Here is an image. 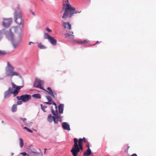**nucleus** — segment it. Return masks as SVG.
<instances>
[{"label": "nucleus", "mask_w": 156, "mask_h": 156, "mask_svg": "<svg viewBox=\"0 0 156 156\" xmlns=\"http://www.w3.org/2000/svg\"><path fill=\"white\" fill-rule=\"evenodd\" d=\"M65 2L66 3L65 4L63 3V7L61 12L64 11V13L63 14L62 18L63 19H66L67 17L71 18L73 16L74 14L78 12L77 11H76V9L72 6L69 3L68 0H65Z\"/></svg>", "instance_id": "nucleus-1"}, {"label": "nucleus", "mask_w": 156, "mask_h": 156, "mask_svg": "<svg viewBox=\"0 0 156 156\" xmlns=\"http://www.w3.org/2000/svg\"><path fill=\"white\" fill-rule=\"evenodd\" d=\"M12 88L9 87L8 90L6 91L4 94V98H5L9 97L12 94H13L14 96L17 95L19 92V91L22 87L17 86L14 83H11Z\"/></svg>", "instance_id": "nucleus-2"}, {"label": "nucleus", "mask_w": 156, "mask_h": 156, "mask_svg": "<svg viewBox=\"0 0 156 156\" xmlns=\"http://www.w3.org/2000/svg\"><path fill=\"white\" fill-rule=\"evenodd\" d=\"M57 110V108L56 110H55L52 106L51 107V111L54 116L51 115V114L48 115L47 120L49 122H51L53 121L54 123H57L58 122H61L62 121V117L58 115Z\"/></svg>", "instance_id": "nucleus-3"}, {"label": "nucleus", "mask_w": 156, "mask_h": 156, "mask_svg": "<svg viewBox=\"0 0 156 156\" xmlns=\"http://www.w3.org/2000/svg\"><path fill=\"white\" fill-rule=\"evenodd\" d=\"M14 68L11 65L9 62H7V66L5 68L6 76H9L12 78L13 76H19V73L14 71Z\"/></svg>", "instance_id": "nucleus-4"}, {"label": "nucleus", "mask_w": 156, "mask_h": 156, "mask_svg": "<svg viewBox=\"0 0 156 156\" xmlns=\"http://www.w3.org/2000/svg\"><path fill=\"white\" fill-rule=\"evenodd\" d=\"M74 144L71 150V152L72 153L73 156H77L78 153L80 152V150L82 151L83 149V145H78L77 144L78 140L76 138L73 139Z\"/></svg>", "instance_id": "nucleus-5"}, {"label": "nucleus", "mask_w": 156, "mask_h": 156, "mask_svg": "<svg viewBox=\"0 0 156 156\" xmlns=\"http://www.w3.org/2000/svg\"><path fill=\"white\" fill-rule=\"evenodd\" d=\"M15 21L18 25H20L23 23V20L22 19V13L20 12H15L14 13Z\"/></svg>", "instance_id": "nucleus-6"}, {"label": "nucleus", "mask_w": 156, "mask_h": 156, "mask_svg": "<svg viewBox=\"0 0 156 156\" xmlns=\"http://www.w3.org/2000/svg\"><path fill=\"white\" fill-rule=\"evenodd\" d=\"M17 99L18 100H21L23 102H25L28 101L31 98V96L25 94L20 96H17Z\"/></svg>", "instance_id": "nucleus-7"}, {"label": "nucleus", "mask_w": 156, "mask_h": 156, "mask_svg": "<svg viewBox=\"0 0 156 156\" xmlns=\"http://www.w3.org/2000/svg\"><path fill=\"white\" fill-rule=\"evenodd\" d=\"M44 84V82L43 81L40 79L36 78L35 81L34 83V87L39 88L40 89H43L42 85Z\"/></svg>", "instance_id": "nucleus-8"}, {"label": "nucleus", "mask_w": 156, "mask_h": 156, "mask_svg": "<svg viewBox=\"0 0 156 156\" xmlns=\"http://www.w3.org/2000/svg\"><path fill=\"white\" fill-rule=\"evenodd\" d=\"M45 38L48 40L50 42L52 45H55L57 44V41L53 37H51L48 34H46Z\"/></svg>", "instance_id": "nucleus-9"}, {"label": "nucleus", "mask_w": 156, "mask_h": 156, "mask_svg": "<svg viewBox=\"0 0 156 156\" xmlns=\"http://www.w3.org/2000/svg\"><path fill=\"white\" fill-rule=\"evenodd\" d=\"M46 98L48 101L47 102H45V103L48 105L53 104L54 105V107L53 108L55 109V110H56V109L57 108L56 104L53 101L51 98L49 96H46Z\"/></svg>", "instance_id": "nucleus-10"}, {"label": "nucleus", "mask_w": 156, "mask_h": 156, "mask_svg": "<svg viewBox=\"0 0 156 156\" xmlns=\"http://www.w3.org/2000/svg\"><path fill=\"white\" fill-rule=\"evenodd\" d=\"M12 19L11 18L4 19L3 25L5 27H8L11 24L12 22Z\"/></svg>", "instance_id": "nucleus-11"}, {"label": "nucleus", "mask_w": 156, "mask_h": 156, "mask_svg": "<svg viewBox=\"0 0 156 156\" xmlns=\"http://www.w3.org/2000/svg\"><path fill=\"white\" fill-rule=\"evenodd\" d=\"M47 89L48 90V91L46 90L45 89H43V90L47 92H48V93L51 95L53 98H55V96L57 95V94L54 92H53L51 90V88L49 87H48Z\"/></svg>", "instance_id": "nucleus-12"}, {"label": "nucleus", "mask_w": 156, "mask_h": 156, "mask_svg": "<svg viewBox=\"0 0 156 156\" xmlns=\"http://www.w3.org/2000/svg\"><path fill=\"white\" fill-rule=\"evenodd\" d=\"M9 37H10L13 47L14 48H16L18 44L19 41H16V40L13 39V35L12 34H11L10 35H9Z\"/></svg>", "instance_id": "nucleus-13"}, {"label": "nucleus", "mask_w": 156, "mask_h": 156, "mask_svg": "<svg viewBox=\"0 0 156 156\" xmlns=\"http://www.w3.org/2000/svg\"><path fill=\"white\" fill-rule=\"evenodd\" d=\"M11 34L13 32L16 33L20 31V27H12L10 30Z\"/></svg>", "instance_id": "nucleus-14"}, {"label": "nucleus", "mask_w": 156, "mask_h": 156, "mask_svg": "<svg viewBox=\"0 0 156 156\" xmlns=\"http://www.w3.org/2000/svg\"><path fill=\"white\" fill-rule=\"evenodd\" d=\"M62 127L64 129L70 130V129L69 124L66 122H63L62 123Z\"/></svg>", "instance_id": "nucleus-15"}, {"label": "nucleus", "mask_w": 156, "mask_h": 156, "mask_svg": "<svg viewBox=\"0 0 156 156\" xmlns=\"http://www.w3.org/2000/svg\"><path fill=\"white\" fill-rule=\"evenodd\" d=\"M20 119L23 121L24 123L25 124V125L26 126H31L32 125V122H26L27 119L26 118H20Z\"/></svg>", "instance_id": "nucleus-16"}, {"label": "nucleus", "mask_w": 156, "mask_h": 156, "mask_svg": "<svg viewBox=\"0 0 156 156\" xmlns=\"http://www.w3.org/2000/svg\"><path fill=\"white\" fill-rule=\"evenodd\" d=\"M73 34V32H72V34H69V33L66 34L65 35L66 37L68 38L69 39L73 40L74 37V35Z\"/></svg>", "instance_id": "nucleus-17"}, {"label": "nucleus", "mask_w": 156, "mask_h": 156, "mask_svg": "<svg viewBox=\"0 0 156 156\" xmlns=\"http://www.w3.org/2000/svg\"><path fill=\"white\" fill-rule=\"evenodd\" d=\"M91 154V151L90 148L88 149L83 154V156H87L90 155Z\"/></svg>", "instance_id": "nucleus-18"}, {"label": "nucleus", "mask_w": 156, "mask_h": 156, "mask_svg": "<svg viewBox=\"0 0 156 156\" xmlns=\"http://www.w3.org/2000/svg\"><path fill=\"white\" fill-rule=\"evenodd\" d=\"M63 24L65 28H67L69 30L71 29V26L69 22H64Z\"/></svg>", "instance_id": "nucleus-19"}, {"label": "nucleus", "mask_w": 156, "mask_h": 156, "mask_svg": "<svg viewBox=\"0 0 156 156\" xmlns=\"http://www.w3.org/2000/svg\"><path fill=\"white\" fill-rule=\"evenodd\" d=\"M64 105L63 104H60L58 106L59 112L60 113L62 114L63 112Z\"/></svg>", "instance_id": "nucleus-20"}, {"label": "nucleus", "mask_w": 156, "mask_h": 156, "mask_svg": "<svg viewBox=\"0 0 156 156\" xmlns=\"http://www.w3.org/2000/svg\"><path fill=\"white\" fill-rule=\"evenodd\" d=\"M17 109V106L16 104H14L13 105L11 108V111L12 112H16Z\"/></svg>", "instance_id": "nucleus-21"}, {"label": "nucleus", "mask_w": 156, "mask_h": 156, "mask_svg": "<svg viewBox=\"0 0 156 156\" xmlns=\"http://www.w3.org/2000/svg\"><path fill=\"white\" fill-rule=\"evenodd\" d=\"M32 97L34 98L37 99V98H41V95L39 94H33L32 95Z\"/></svg>", "instance_id": "nucleus-22"}, {"label": "nucleus", "mask_w": 156, "mask_h": 156, "mask_svg": "<svg viewBox=\"0 0 156 156\" xmlns=\"http://www.w3.org/2000/svg\"><path fill=\"white\" fill-rule=\"evenodd\" d=\"M88 41L87 40H85L83 41L79 40V42L78 44H83L88 43Z\"/></svg>", "instance_id": "nucleus-23"}, {"label": "nucleus", "mask_w": 156, "mask_h": 156, "mask_svg": "<svg viewBox=\"0 0 156 156\" xmlns=\"http://www.w3.org/2000/svg\"><path fill=\"white\" fill-rule=\"evenodd\" d=\"M38 47L41 49H45L46 48V47L43 45L41 43H40L38 44Z\"/></svg>", "instance_id": "nucleus-24"}, {"label": "nucleus", "mask_w": 156, "mask_h": 156, "mask_svg": "<svg viewBox=\"0 0 156 156\" xmlns=\"http://www.w3.org/2000/svg\"><path fill=\"white\" fill-rule=\"evenodd\" d=\"M19 141L20 142V147L21 148H22L24 145L23 140L22 138H20L19 139Z\"/></svg>", "instance_id": "nucleus-25"}, {"label": "nucleus", "mask_w": 156, "mask_h": 156, "mask_svg": "<svg viewBox=\"0 0 156 156\" xmlns=\"http://www.w3.org/2000/svg\"><path fill=\"white\" fill-rule=\"evenodd\" d=\"M83 139L82 138H80L79 140L78 144L79 145H83Z\"/></svg>", "instance_id": "nucleus-26"}, {"label": "nucleus", "mask_w": 156, "mask_h": 156, "mask_svg": "<svg viewBox=\"0 0 156 156\" xmlns=\"http://www.w3.org/2000/svg\"><path fill=\"white\" fill-rule=\"evenodd\" d=\"M6 54V52L0 50V55H2Z\"/></svg>", "instance_id": "nucleus-27"}, {"label": "nucleus", "mask_w": 156, "mask_h": 156, "mask_svg": "<svg viewBox=\"0 0 156 156\" xmlns=\"http://www.w3.org/2000/svg\"><path fill=\"white\" fill-rule=\"evenodd\" d=\"M41 107L42 110L44 112H45V109L47 108V107L45 106H43L42 105H41Z\"/></svg>", "instance_id": "nucleus-28"}, {"label": "nucleus", "mask_w": 156, "mask_h": 156, "mask_svg": "<svg viewBox=\"0 0 156 156\" xmlns=\"http://www.w3.org/2000/svg\"><path fill=\"white\" fill-rule=\"evenodd\" d=\"M33 153H35L36 154V155L35 156H42V153H35L34 152H33Z\"/></svg>", "instance_id": "nucleus-29"}, {"label": "nucleus", "mask_w": 156, "mask_h": 156, "mask_svg": "<svg viewBox=\"0 0 156 156\" xmlns=\"http://www.w3.org/2000/svg\"><path fill=\"white\" fill-rule=\"evenodd\" d=\"M22 101H18L17 102L16 105H21L22 104Z\"/></svg>", "instance_id": "nucleus-30"}, {"label": "nucleus", "mask_w": 156, "mask_h": 156, "mask_svg": "<svg viewBox=\"0 0 156 156\" xmlns=\"http://www.w3.org/2000/svg\"><path fill=\"white\" fill-rule=\"evenodd\" d=\"M83 139V141L85 143H87V142H88V141L86 140V138L85 137H84Z\"/></svg>", "instance_id": "nucleus-31"}, {"label": "nucleus", "mask_w": 156, "mask_h": 156, "mask_svg": "<svg viewBox=\"0 0 156 156\" xmlns=\"http://www.w3.org/2000/svg\"><path fill=\"white\" fill-rule=\"evenodd\" d=\"M87 147H88V148H90V144H89V143L88 142H87Z\"/></svg>", "instance_id": "nucleus-32"}, {"label": "nucleus", "mask_w": 156, "mask_h": 156, "mask_svg": "<svg viewBox=\"0 0 156 156\" xmlns=\"http://www.w3.org/2000/svg\"><path fill=\"white\" fill-rule=\"evenodd\" d=\"M46 30L48 31L49 32H51V30H50V29H49L48 28H47Z\"/></svg>", "instance_id": "nucleus-33"}, {"label": "nucleus", "mask_w": 156, "mask_h": 156, "mask_svg": "<svg viewBox=\"0 0 156 156\" xmlns=\"http://www.w3.org/2000/svg\"><path fill=\"white\" fill-rule=\"evenodd\" d=\"M74 42L78 44L79 42V40H74Z\"/></svg>", "instance_id": "nucleus-34"}, {"label": "nucleus", "mask_w": 156, "mask_h": 156, "mask_svg": "<svg viewBox=\"0 0 156 156\" xmlns=\"http://www.w3.org/2000/svg\"><path fill=\"white\" fill-rule=\"evenodd\" d=\"M20 154L23 155V156H25L27 154V153L25 152L21 153Z\"/></svg>", "instance_id": "nucleus-35"}, {"label": "nucleus", "mask_w": 156, "mask_h": 156, "mask_svg": "<svg viewBox=\"0 0 156 156\" xmlns=\"http://www.w3.org/2000/svg\"><path fill=\"white\" fill-rule=\"evenodd\" d=\"M27 130L29 132H30V133H33V131L32 130L30 129L29 128H28V129H27Z\"/></svg>", "instance_id": "nucleus-36"}, {"label": "nucleus", "mask_w": 156, "mask_h": 156, "mask_svg": "<svg viewBox=\"0 0 156 156\" xmlns=\"http://www.w3.org/2000/svg\"><path fill=\"white\" fill-rule=\"evenodd\" d=\"M2 37V34L1 32L0 31V40L1 39Z\"/></svg>", "instance_id": "nucleus-37"}, {"label": "nucleus", "mask_w": 156, "mask_h": 156, "mask_svg": "<svg viewBox=\"0 0 156 156\" xmlns=\"http://www.w3.org/2000/svg\"><path fill=\"white\" fill-rule=\"evenodd\" d=\"M131 156H137V155L136 154H133L131 155Z\"/></svg>", "instance_id": "nucleus-38"}, {"label": "nucleus", "mask_w": 156, "mask_h": 156, "mask_svg": "<svg viewBox=\"0 0 156 156\" xmlns=\"http://www.w3.org/2000/svg\"><path fill=\"white\" fill-rule=\"evenodd\" d=\"M34 44V43L32 42H31V41H30V42L29 43V45H30L31 44Z\"/></svg>", "instance_id": "nucleus-39"}, {"label": "nucleus", "mask_w": 156, "mask_h": 156, "mask_svg": "<svg viewBox=\"0 0 156 156\" xmlns=\"http://www.w3.org/2000/svg\"><path fill=\"white\" fill-rule=\"evenodd\" d=\"M30 12L31 13H32V14L33 15H34H34H35V14H34V12H32L31 10H30Z\"/></svg>", "instance_id": "nucleus-40"}, {"label": "nucleus", "mask_w": 156, "mask_h": 156, "mask_svg": "<svg viewBox=\"0 0 156 156\" xmlns=\"http://www.w3.org/2000/svg\"><path fill=\"white\" fill-rule=\"evenodd\" d=\"M30 12L31 13H32V14L33 15H34H34H35V14H34V12H32L31 10H30Z\"/></svg>", "instance_id": "nucleus-41"}, {"label": "nucleus", "mask_w": 156, "mask_h": 156, "mask_svg": "<svg viewBox=\"0 0 156 156\" xmlns=\"http://www.w3.org/2000/svg\"><path fill=\"white\" fill-rule=\"evenodd\" d=\"M99 42L98 41H97V42H96L95 44H93V45H94V46L95 45H96V44H98V43H99Z\"/></svg>", "instance_id": "nucleus-42"}, {"label": "nucleus", "mask_w": 156, "mask_h": 156, "mask_svg": "<svg viewBox=\"0 0 156 156\" xmlns=\"http://www.w3.org/2000/svg\"><path fill=\"white\" fill-rule=\"evenodd\" d=\"M129 147H129V146H127V151H126V152H128V150L129 149Z\"/></svg>", "instance_id": "nucleus-43"}, {"label": "nucleus", "mask_w": 156, "mask_h": 156, "mask_svg": "<svg viewBox=\"0 0 156 156\" xmlns=\"http://www.w3.org/2000/svg\"><path fill=\"white\" fill-rule=\"evenodd\" d=\"M24 129H27H27H28V128L26 127H25L24 128Z\"/></svg>", "instance_id": "nucleus-44"}, {"label": "nucleus", "mask_w": 156, "mask_h": 156, "mask_svg": "<svg viewBox=\"0 0 156 156\" xmlns=\"http://www.w3.org/2000/svg\"><path fill=\"white\" fill-rule=\"evenodd\" d=\"M47 150V149L46 148H45L44 149V153H45V151H46Z\"/></svg>", "instance_id": "nucleus-45"}, {"label": "nucleus", "mask_w": 156, "mask_h": 156, "mask_svg": "<svg viewBox=\"0 0 156 156\" xmlns=\"http://www.w3.org/2000/svg\"><path fill=\"white\" fill-rule=\"evenodd\" d=\"M11 154H12V155H13V154H14V153H12Z\"/></svg>", "instance_id": "nucleus-46"}, {"label": "nucleus", "mask_w": 156, "mask_h": 156, "mask_svg": "<svg viewBox=\"0 0 156 156\" xmlns=\"http://www.w3.org/2000/svg\"><path fill=\"white\" fill-rule=\"evenodd\" d=\"M3 122H3V121H2V123H3Z\"/></svg>", "instance_id": "nucleus-47"}]
</instances>
